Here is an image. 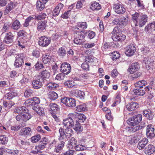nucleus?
<instances>
[{"instance_id": "nucleus-37", "label": "nucleus", "mask_w": 155, "mask_h": 155, "mask_svg": "<svg viewBox=\"0 0 155 155\" xmlns=\"http://www.w3.org/2000/svg\"><path fill=\"white\" fill-rule=\"evenodd\" d=\"M18 78L19 79V82L21 84H25L29 81V79L25 77L23 75H19Z\"/></svg>"}, {"instance_id": "nucleus-29", "label": "nucleus", "mask_w": 155, "mask_h": 155, "mask_svg": "<svg viewBox=\"0 0 155 155\" xmlns=\"http://www.w3.org/2000/svg\"><path fill=\"white\" fill-rule=\"evenodd\" d=\"M60 143L58 145L55 146V148L54 149V151L56 153L59 152L60 150H62L64 147L65 142L66 141L63 140H60Z\"/></svg>"}, {"instance_id": "nucleus-8", "label": "nucleus", "mask_w": 155, "mask_h": 155, "mask_svg": "<svg viewBox=\"0 0 155 155\" xmlns=\"http://www.w3.org/2000/svg\"><path fill=\"white\" fill-rule=\"evenodd\" d=\"M153 61L150 58L147 57L144 58L143 63L145 64L147 70L151 71L153 68Z\"/></svg>"}, {"instance_id": "nucleus-40", "label": "nucleus", "mask_w": 155, "mask_h": 155, "mask_svg": "<svg viewBox=\"0 0 155 155\" xmlns=\"http://www.w3.org/2000/svg\"><path fill=\"white\" fill-rule=\"evenodd\" d=\"M90 8L93 11L98 10L101 9V5L99 3L94 2L91 4Z\"/></svg>"}, {"instance_id": "nucleus-55", "label": "nucleus", "mask_w": 155, "mask_h": 155, "mask_svg": "<svg viewBox=\"0 0 155 155\" xmlns=\"http://www.w3.org/2000/svg\"><path fill=\"white\" fill-rule=\"evenodd\" d=\"M41 139L40 135L38 134L31 137V141L33 143H36L38 142Z\"/></svg>"}, {"instance_id": "nucleus-18", "label": "nucleus", "mask_w": 155, "mask_h": 155, "mask_svg": "<svg viewBox=\"0 0 155 155\" xmlns=\"http://www.w3.org/2000/svg\"><path fill=\"white\" fill-rule=\"evenodd\" d=\"M47 21H41L38 22L37 30L40 32L46 31L47 26Z\"/></svg>"}, {"instance_id": "nucleus-5", "label": "nucleus", "mask_w": 155, "mask_h": 155, "mask_svg": "<svg viewBox=\"0 0 155 155\" xmlns=\"http://www.w3.org/2000/svg\"><path fill=\"white\" fill-rule=\"evenodd\" d=\"M142 120V115L140 114L135 115L129 118L127 120V123L132 126L138 124Z\"/></svg>"}, {"instance_id": "nucleus-58", "label": "nucleus", "mask_w": 155, "mask_h": 155, "mask_svg": "<svg viewBox=\"0 0 155 155\" xmlns=\"http://www.w3.org/2000/svg\"><path fill=\"white\" fill-rule=\"evenodd\" d=\"M85 61L87 62H92L94 61V58L92 56L90 55L85 56Z\"/></svg>"}, {"instance_id": "nucleus-61", "label": "nucleus", "mask_w": 155, "mask_h": 155, "mask_svg": "<svg viewBox=\"0 0 155 155\" xmlns=\"http://www.w3.org/2000/svg\"><path fill=\"white\" fill-rule=\"evenodd\" d=\"M65 74L63 73L59 74L56 75L55 78L59 81L63 80L65 77Z\"/></svg>"}, {"instance_id": "nucleus-59", "label": "nucleus", "mask_w": 155, "mask_h": 155, "mask_svg": "<svg viewBox=\"0 0 155 155\" xmlns=\"http://www.w3.org/2000/svg\"><path fill=\"white\" fill-rule=\"evenodd\" d=\"M46 14L45 13H41L39 15L35 16V18L38 20L44 19L46 18Z\"/></svg>"}, {"instance_id": "nucleus-50", "label": "nucleus", "mask_w": 155, "mask_h": 155, "mask_svg": "<svg viewBox=\"0 0 155 155\" xmlns=\"http://www.w3.org/2000/svg\"><path fill=\"white\" fill-rule=\"evenodd\" d=\"M87 147L84 146L80 144L76 145L74 146V149L77 151H80L86 150Z\"/></svg>"}, {"instance_id": "nucleus-22", "label": "nucleus", "mask_w": 155, "mask_h": 155, "mask_svg": "<svg viewBox=\"0 0 155 155\" xmlns=\"http://www.w3.org/2000/svg\"><path fill=\"white\" fill-rule=\"evenodd\" d=\"M32 109L33 110L36 111L38 114L40 116L45 114L44 109L38 105L33 106Z\"/></svg>"}, {"instance_id": "nucleus-25", "label": "nucleus", "mask_w": 155, "mask_h": 155, "mask_svg": "<svg viewBox=\"0 0 155 155\" xmlns=\"http://www.w3.org/2000/svg\"><path fill=\"white\" fill-rule=\"evenodd\" d=\"M31 129L28 127H25L22 129L19 133L20 135L24 136H28L30 135V132Z\"/></svg>"}, {"instance_id": "nucleus-47", "label": "nucleus", "mask_w": 155, "mask_h": 155, "mask_svg": "<svg viewBox=\"0 0 155 155\" xmlns=\"http://www.w3.org/2000/svg\"><path fill=\"white\" fill-rule=\"evenodd\" d=\"M66 51L64 48H60L58 51V55L60 56L64 57L66 55Z\"/></svg>"}, {"instance_id": "nucleus-7", "label": "nucleus", "mask_w": 155, "mask_h": 155, "mask_svg": "<svg viewBox=\"0 0 155 155\" xmlns=\"http://www.w3.org/2000/svg\"><path fill=\"white\" fill-rule=\"evenodd\" d=\"M25 56L23 53L18 54L15 56V60L14 64L15 67L18 68L21 67L24 64L23 59Z\"/></svg>"}, {"instance_id": "nucleus-63", "label": "nucleus", "mask_w": 155, "mask_h": 155, "mask_svg": "<svg viewBox=\"0 0 155 155\" xmlns=\"http://www.w3.org/2000/svg\"><path fill=\"white\" fill-rule=\"evenodd\" d=\"M84 3V0H80L78 1L76 5V8L77 9H80L81 8Z\"/></svg>"}, {"instance_id": "nucleus-15", "label": "nucleus", "mask_w": 155, "mask_h": 155, "mask_svg": "<svg viewBox=\"0 0 155 155\" xmlns=\"http://www.w3.org/2000/svg\"><path fill=\"white\" fill-rule=\"evenodd\" d=\"M42 78H38L37 80H34L32 82L33 87L35 89H38L42 86Z\"/></svg>"}, {"instance_id": "nucleus-56", "label": "nucleus", "mask_w": 155, "mask_h": 155, "mask_svg": "<svg viewBox=\"0 0 155 155\" xmlns=\"http://www.w3.org/2000/svg\"><path fill=\"white\" fill-rule=\"evenodd\" d=\"M64 84L65 85L70 87H71L75 86V83L74 81H66L65 82Z\"/></svg>"}, {"instance_id": "nucleus-2", "label": "nucleus", "mask_w": 155, "mask_h": 155, "mask_svg": "<svg viewBox=\"0 0 155 155\" xmlns=\"http://www.w3.org/2000/svg\"><path fill=\"white\" fill-rule=\"evenodd\" d=\"M60 136L58 138L59 140H63L66 141L68 140L73 134L72 130L70 128H67L64 130L63 128L61 127L59 130Z\"/></svg>"}, {"instance_id": "nucleus-26", "label": "nucleus", "mask_w": 155, "mask_h": 155, "mask_svg": "<svg viewBox=\"0 0 155 155\" xmlns=\"http://www.w3.org/2000/svg\"><path fill=\"white\" fill-rule=\"evenodd\" d=\"M41 77L40 78H42V81H48L50 76V73L47 70L43 71L41 73Z\"/></svg>"}, {"instance_id": "nucleus-3", "label": "nucleus", "mask_w": 155, "mask_h": 155, "mask_svg": "<svg viewBox=\"0 0 155 155\" xmlns=\"http://www.w3.org/2000/svg\"><path fill=\"white\" fill-rule=\"evenodd\" d=\"M85 34L83 31H75V38L74 42L77 45H81L83 44L84 40L85 38Z\"/></svg>"}, {"instance_id": "nucleus-16", "label": "nucleus", "mask_w": 155, "mask_h": 155, "mask_svg": "<svg viewBox=\"0 0 155 155\" xmlns=\"http://www.w3.org/2000/svg\"><path fill=\"white\" fill-rule=\"evenodd\" d=\"M136 51V48L133 45H129L128 47L126 48L125 51V54L128 56L133 55Z\"/></svg>"}, {"instance_id": "nucleus-30", "label": "nucleus", "mask_w": 155, "mask_h": 155, "mask_svg": "<svg viewBox=\"0 0 155 155\" xmlns=\"http://www.w3.org/2000/svg\"><path fill=\"white\" fill-rule=\"evenodd\" d=\"M42 60L45 64L48 63L53 61L52 56L48 54H45L44 56H43Z\"/></svg>"}, {"instance_id": "nucleus-48", "label": "nucleus", "mask_w": 155, "mask_h": 155, "mask_svg": "<svg viewBox=\"0 0 155 155\" xmlns=\"http://www.w3.org/2000/svg\"><path fill=\"white\" fill-rule=\"evenodd\" d=\"M50 109L54 111H57L59 109V106L54 103H51L49 105Z\"/></svg>"}, {"instance_id": "nucleus-27", "label": "nucleus", "mask_w": 155, "mask_h": 155, "mask_svg": "<svg viewBox=\"0 0 155 155\" xmlns=\"http://www.w3.org/2000/svg\"><path fill=\"white\" fill-rule=\"evenodd\" d=\"M21 25L20 21L16 20L11 24V28L15 30H17L20 28Z\"/></svg>"}, {"instance_id": "nucleus-13", "label": "nucleus", "mask_w": 155, "mask_h": 155, "mask_svg": "<svg viewBox=\"0 0 155 155\" xmlns=\"http://www.w3.org/2000/svg\"><path fill=\"white\" fill-rule=\"evenodd\" d=\"M154 128L153 126L149 124L147 127L146 134L148 137L151 138L155 136L154 133Z\"/></svg>"}, {"instance_id": "nucleus-52", "label": "nucleus", "mask_w": 155, "mask_h": 155, "mask_svg": "<svg viewBox=\"0 0 155 155\" xmlns=\"http://www.w3.org/2000/svg\"><path fill=\"white\" fill-rule=\"evenodd\" d=\"M15 97V93L13 92H10L6 94L5 97V99L10 100Z\"/></svg>"}, {"instance_id": "nucleus-12", "label": "nucleus", "mask_w": 155, "mask_h": 155, "mask_svg": "<svg viewBox=\"0 0 155 155\" xmlns=\"http://www.w3.org/2000/svg\"><path fill=\"white\" fill-rule=\"evenodd\" d=\"M71 69L70 65L66 62H64L61 65V71L65 74H68L70 73Z\"/></svg>"}, {"instance_id": "nucleus-43", "label": "nucleus", "mask_w": 155, "mask_h": 155, "mask_svg": "<svg viewBox=\"0 0 155 155\" xmlns=\"http://www.w3.org/2000/svg\"><path fill=\"white\" fill-rule=\"evenodd\" d=\"M147 84L146 81L141 80L137 82L135 84V86L137 87H140V89L143 88V86L146 85Z\"/></svg>"}, {"instance_id": "nucleus-32", "label": "nucleus", "mask_w": 155, "mask_h": 155, "mask_svg": "<svg viewBox=\"0 0 155 155\" xmlns=\"http://www.w3.org/2000/svg\"><path fill=\"white\" fill-rule=\"evenodd\" d=\"M46 86L48 90H51L57 88L59 87V85L55 83L49 82L47 84Z\"/></svg>"}, {"instance_id": "nucleus-51", "label": "nucleus", "mask_w": 155, "mask_h": 155, "mask_svg": "<svg viewBox=\"0 0 155 155\" xmlns=\"http://www.w3.org/2000/svg\"><path fill=\"white\" fill-rule=\"evenodd\" d=\"M76 110L79 111H85L86 110L85 105L84 104H81L77 106L76 107Z\"/></svg>"}, {"instance_id": "nucleus-42", "label": "nucleus", "mask_w": 155, "mask_h": 155, "mask_svg": "<svg viewBox=\"0 0 155 155\" xmlns=\"http://www.w3.org/2000/svg\"><path fill=\"white\" fill-rule=\"evenodd\" d=\"M44 4L40 1H37L36 3V8L38 11H41L45 8Z\"/></svg>"}, {"instance_id": "nucleus-19", "label": "nucleus", "mask_w": 155, "mask_h": 155, "mask_svg": "<svg viewBox=\"0 0 155 155\" xmlns=\"http://www.w3.org/2000/svg\"><path fill=\"white\" fill-rule=\"evenodd\" d=\"M112 38L114 41H124L125 39L126 36L122 33H120L116 35H114L112 36Z\"/></svg>"}, {"instance_id": "nucleus-60", "label": "nucleus", "mask_w": 155, "mask_h": 155, "mask_svg": "<svg viewBox=\"0 0 155 155\" xmlns=\"http://www.w3.org/2000/svg\"><path fill=\"white\" fill-rule=\"evenodd\" d=\"M87 37L90 39H92L94 38L95 35V33L92 31H89L86 33Z\"/></svg>"}, {"instance_id": "nucleus-54", "label": "nucleus", "mask_w": 155, "mask_h": 155, "mask_svg": "<svg viewBox=\"0 0 155 155\" xmlns=\"http://www.w3.org/2000/svg\"><path fill=\"white\" fill-rule=\"evenodd\" d=\"M87 25L86 22H78L77 24V26L82 29H86L87 28Z\"/></svg>"}, {"instance_id": "nucleus-33", "label": "nucleus", "mask_w": 155, "mask_h": 155, "mask_svg": "<svg viewBox=\"0 0 155 155\" xmlns=\"http://www.w3.org/2000/svg\"><path fill=\"white\" fill-rule=\"evenodd\" d=\"M155 30V21L148 25L145 28V31L147 32Z\"/></svg>"}, {"instance_id": "nucleus-46", "label": "nucleus", "mask_w": 155, "mask_h": 155, "mask_svg": "<svg viewBox=\"0 0 155 155\" xmlns=\"http://www.w3.org/2000/svg\"><path fill=\"white\" fill-rule=\"evenodd\" d=\"M8 141V138L5 135L0 136V143L2 144H5Z\"/></svg>"}, {"instance_id": "nucleus-49", "label": "nucleus", "mask_w": 155, "mask_h": 155, "mask_svg": "<svg viewBox=\"0 0 155 155\" xmlns=\"http://www.w3.org/2000/svg\"><path fill=\"white\" fill-rule=\"evenodd\" d=\"M58 96V94L54 91L50 93L49 94V98L50 99L53 100L56 99Z\"/></svg>"}, {"instance_id": "nucleus-38", "label": "nucleus", "mask_w": 155, "mask_h": 155, "mask_svg": "<svg viewBox=\"0 0 155 155\" xmlns=\"http://www.w3.org/2000/svg\"><path fill=\"white\" fill-rule=\"evenodd\" d=\"M76 124H74V126H72L73 129L76 131L80 132L83 130V127L81 126L80 123L78 121L75 122Z\"/></svg>"}, {"instance_id": "nucleus-17", "label": "nucleus", "mask_w": 155, "mask_h": 155, "mask_svg": "<svg viewBox=\"0 0 155 155\" xmlns=\"http://www.w3.org/2000/svg\"><path fill=\"white\" fill-rule=\"evenodd\" d=\"M140 68V66L138 63H133L129 66L128 69V71L130 74H133L134 71L139 70Z\"/></svg>"}, {"instance_id": "nucleus-34", "label": "nucleus", "mask_w": 155, "mask_h": 155, "mask_svg": "<svg viewBox=\"0 0 155 155\" xmlns=\"http://www.w3.org/2000/svg\"><path fill=\"white\" fill-rule=\"evenodd\" d=\"M26 42L24 40L23 38H18L16 42V44L18 45L20 48H25L26 46Z\"/></svg>"}, {"instance_id": "nucleus-62", "label": "nucleus", "mask_w": 155, "mask_h": 155, "mask_svg": "<svg viewBox=\"0 0 155 155\" xmlns=\"http://www.w3.org/2000/svg\"><path fill=\"white\" fill-rule=\"evenodd\" d=\"M27 34L26 32L23 30H21L19 31L18 33V38L22 37V38L23 37H25Z\"/></svg>"}, {"instance_id": "nucleus-57", "label": "nucleus", "mask_w": 155, "mask_h": 155, "mask_svg": "<svg viewBox=\"0 0 155 155\" xmlns=\"http://www.w3.org/2000/svg\"><path fill=\"white\" fill-rule=\"evenodd\" d=\"M34 19V18L31 16H29L25 20V22L23 24L24 26L25 27H28L29 25V22H30L31 20Z\"/></svg>"}, {"instance_id": "nucleus-9", "label": "nucleus", "mask_w": 155, "mask_h": 155, "mask_svg": "<svg viewBox=\"0 0 155 155\" xmlns=\"http://www.w3.org/2000/svg\"><path fill=\"white\" fill-rule=\"evenodd\" d=\"M113 8L115 12L118 14H122L125 12V9L120 3L115 4Z\"/></svg>"}, {"instance_id": "nucleus-10", "label": "nucleus", "mask_w": 155, "mask_h": 155, "mask_svg": "<svg viewBox=\"0 0 155 155\" xmlns=\"http://www.w3.org/2000/svg\"><path fill=\"white\" fill-rule=\"evenodd\" d=\"M50 42L51 39L45 36H42L39 38L38 44L42 47H46L50 44Z\"/></svg>"}, {"instance_id": "nucleus-64", "label": "nucleus", "mask_w": 155, "mask_h": 155, "mask_svg": "<svg viewBox=\"0 0 155 155\" xmlns=\"http://www.w3.org/2000/svg\"><path fill=\"white\" fill-rule=\"evenodd\" d=\"M120 31L121 30L120 29L119 27L118 26H116L114 28L111 33L112 34L116 35L121 33Z\"/></svg>"}, {"instance_id": "nucleus-41", "label": "nucleus", "mask_w": 155, "mask_h": 155, "mask_svg": "<svg viewBox=\"0 0 155 155\" xmlns=\"http://www.w3.org/2000/svg\"><path fill=\"white\" fill-rule=\"evenodd\" d=\"M75 115H74V117L76 116L78 119V120L80 122H84L85 120L86 117L83 114H78L75 113Z\"/></svg>"}, {"instance_id": "nucleus-36", "label": "nucleus", "mask_w": 155, "mask_h": 155, "mask_svg": "<svg viewBox=\"0 0 155 155\" xmlns=\"http://www.w3.org/2000/svg\"><path fill=\"white\" fill-rule=\"evenodd\" d=\"M140 14L137 12L132 15V20L135 23V26H138L137 21L140 18Z\"/></svg>"}, {"instance_id": "nucleus-20", "label": "nucleus", "mask_w": 155, "mask_h": 155, "mask_svg": "<svg viewBox=\"0 0 155 155\" xmlns=\"http://www.w3.org/2000/svg\"><path fill=\"white\" fill-rule=\"evenodd\" d=\"M139 107V104L137 102H132L126 106V108L129 111H132L137 109Z\"/></svg>"}, {"instance_id": "nucleus-28", "label": "nucleus", "mask_w": 155, "mask_h": 155, "mask_svg": "<svg viewBox=\"0 0 155 155\" xmlns=\"http://www.w3.org/2000/svg\"><path fill=\"white\" fill-rule=\"evenodd\" d=\"M72 94L77 97L80 99L83 98L84 93L81 91L78 90H74L72 91Z\"/></svg>"}, {"instance_id": "nucleus-24", "label": "nucleus", "mask_w": 155, "mask_h": 155, "mask_svg": "<svg viewBox=\"0 0 155 155\" xmlns=\"http://www.w3.org/2000/svg\"><path fill=\"white\" fill-rule=\"evenodd\" d=\"M47 140V139L46 137H44L43 138V141H45L44 143H43L42 141H41L39 144L37 146H36V149L37 150H39L40 151V150H43L45 148V146L46 145V142Z\"/></svg>"}, {"instance_id": "nucleus-35", "label": "nucleus", "mask_w": 155, "mask_h": 155, "mask_svg": "<svg viewBox=\"0 0 155 155\" xmlns=\"http://www.w3.org/2000/svg\"><path fill=\"white\" fill-rule=\"evenodd\" d=\"M120 25L125 26L128 24L129 18L126 16L123 17L120 19Z\"/></svg>"}, {"instance_id": "nucleus-6", "label": "nucleus", "mask_w": 155, "mask_h": 155, "mask_svg": "<svg viewBox=\"0 0 155 155\" xmlns=\"http://www.w3.org/2000/svg\"><path fill=\"white\" fill-rule=\"evenodd\" d=\"M61 102L67 106L71 107H74L76 105V102L75 99L72 98L63 97L61 99Z\"/></svg>"}, {"instance_id": "nucleus-45", "label": "nucleus", "mask_w": 155, "mask_h": 155, "mask_svg": "<svg viewBox=\"0 0 155 155\" xmlns=\"http://www.w3.org/2000/svg\"><path fill=\"white\" fill-rule=\"evenodd\" d=\"M13 4V2H11L8 5L6 6L5 12L6 13H8L10 11L12 10L15 7Z\"/></svg>"}, {"instance_id": "nucleus-1", "label": "nucleus", "mask_w": 155, "mask_h": 155, "mask_svg": "<svg viewBox=\"0 0 155 155\" xmlns=\"http://www.w3.org/2000/svg\"><path fill=\"white\" fill-rule=\"evenodd\" d=\"M28 110L25 107L22 106L16 107L14 110L15 113H19L16 117V120L18 121L23 120L26 121L31 117V116L28 113Z\"/></svg>"}, {"instance_id": "nucleus-44", "label": "nucleus", "mask_w": 155, "mask_h": 155, "mask_svg": "<svg viewBox=\"0 0 155 155\" xmlns=\"http://www.w3.org/2000/svg\"><path fill=\"white\" fill-rule=\"evenodd\" d=\"M33 91L29 88L27 89L24 94L25 97H28L33 96Z\"/></svg>"}, {"instance_id": "nucleus-4", "label": "nucleus", "mask_w": 155, "mask_h": 155, "mask_svg": "<svg viewBox=\"0 0 155 155\" xmlns=\"http://www.w3.org/2000/svg\"><path fill=\"white\" fill-rule=\"evenodd\" d=\"M75 114L71 113L69 114L70 117L64 119L63 121V125L67 128H71L74 126L75 124L73 120Z\"/></svg>"}, {"instance_id": "nucleus-14", "label": "nucleus", "mask_w": 155, "mask_h": 155, "mask_svg": "<svg viewBox=\"0 0 155 155\" xmlns=\"http://www.w3.org/2000/svg\"><path fill=\"white\" fill-rule=\"evenodd\" d=\"M148 17L146 15H140V17L138 21L137 25L141 27L145 24L147 21Z\"/></svg>"}, {"instance_id": "nucleus-31", "label": "nucleus", "mask_w": 155, "mask_h": 155, "mask_svg": "<svg viewBox=\"0 0 155 155\" xmlns=\"http://www.w3.org/2000/svg\"><path fill=\"white\" fill-rule=\"evenodd\" d=\"M146 153L148 155H150L155 151V147L152 145L149 144L145 148Z\"/></svg>"}, {"instance_id": "nucleus-21", "label": "nucleus", "mask_w": 155, "mask_h": 155, "mask_svg": "<svg viewBox=\"0 0 155 155\" xmlns=\"http://www.w3.org/2000/svg\"><path fill=\"white\" fill-rule=\"evenodd\" d=\"M148 140L147 138H143L140 140L139 142L137 147L139 150H142L143 149L145 146L148 143Z\"/></svg>"}, {"instance_id": "nucleus-39", "label": "nucleus", "mask_w": 155, "mask_h": 155, "mask_svg": "<svg viewBox=\"0 0 155 155\" xmlns=\"http://www.w3.org/2000/svg\"><path fill=\"white\" fill-rule=\"evenodd\" d=\"M133 92L134 94L136 95L143 96L145 93L144 90L141 89V88H139V89L137 88L134 90Z\"/></svg>"}, {"instance_id": "nucleus-11", "label": "nucleus", "mask_w": 155, "mask_h": 155, "mask_svg": "<svg viewBox=\"0 0 155 155\" xmlns=\"http://www.w3.org/2000/svg\"><path fill=\"white\" fill-rule=\"evenodd\" d=\"M14 38L15 36L11 32H9L5 33L4 41L7 44H10L13 42Z\"/></svg>"}, {"instance_id": "nucleus-53", "label": "nucleus", "mask_w": 155, "mask_h": 155, "mask_svg": "<svg viewBox=\"0 0 155 155\" xmlns=\"http://www.w3.org/2000/svg\"><path fill=\"white\" fill-rule=\"evenodd\" d=\"M133 127H131V130L132 132H135L140 129H141L143 128L144 126H140V125H138L136 126V125L133 126Z\"/></svg>"}, {"instance_id": "nucleus-23", "label": "nucleus", "mask_w": 155, "mask_h": 155, "mask_svg": "<svg viewBox=\"0 0 155 155\" xmlns=\"http://www.w3.org/2000/svg\"><path fill=\"white\" fill-rule=\"evenodd\" d=\"M40 102V99L39 98L35 97L32 99H29L25 103L27 104L30 103L29 105L31 104L32 105L35 106L36 104H39Z\"/></svg>"}]
</instances>
